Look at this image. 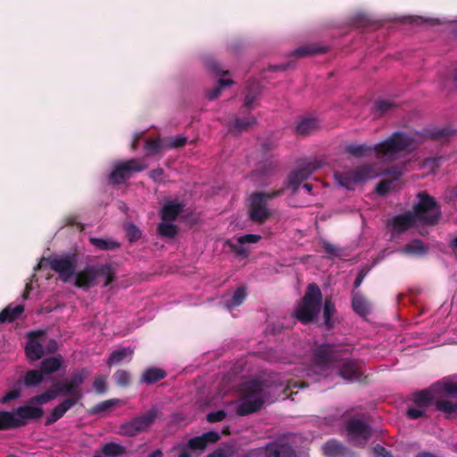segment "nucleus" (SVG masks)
Returning <instances> with one entry per match:
<instances>
[{"mask_svg": "<svg viewBox=\"0 0 457 457\" xmlns=\"http://www.w3.org/2000/svg\"><path fill=\"white\" fill-rule=\"evenodd\" d=\"M88 376L86 369H80L74 371L69 379L61 381L54 385L59 395L68 396L57 404L46 417L45 425L50 426L62 418L64 414L79 403L83 396L81 385Z\"/></svg>", "mask_w": 457, "mask_h": 457, "instance_id": "f257e3e1", "label": "nucleus"}, {"mask_svg": "<svg viewBox=\"0 0 457 457\" xmlns=\"http://www.w3.org/2000/svg\"><path fill=\"white\" fill-rule=\"evenodd\" d=\"M418 147L413 135L395 131L386 139L375 145V156L385 161H395L402 153L409 154Z\"/></svg>", "mask_w": 457, "mask_h": 457, "instance_id": "f03ea898", "label": "nucleus"}, {"mask_svg": "<svg viewBox=\"0 0 457 457\" xmlns=\"http://www.w3.org/2000/svg\"><path fill=\"white\" fill-rule=\"evenodd\" d=\"M270 386L262 380H250L241 386L242 401L237 405V413L245 416L258 411L269 399Z\"/></svg>", "mask_w": 457, "mask_h": 457, "instance_id": "7ed1b4c3", "label": "nucleus"}, {"mask_svg": "<svg viewBox=\"0 0 457 457\" xmlns=\"http://www.w3.org/2000/svg\"><path fill=\"white\" fill-rule=\"evenodd\" d=\"M347 439L357 447H364L372 436V428L363 414L351 415L347 410L342 415Z\"/></svg>", "mask_w": 457, "mask_h": 457, "instance_id": "20e7f679", "label": "nucleus"}, {"mask_svg": "<svg viewBox=\"0 0 457 457\" xmlns=\"http://www.w3.org/2000/svg\"><path fill=\"white\" fill-rule=\"evenodd\" d=\"M104 277V287H108L116 278V270L109 263L99 265H87L82 270L75 274L74 286L87 290L96 285V278Z\"/></svg>", "mask_w": 457, "mask_h": 457, "instance_id": "39448f33", "label": "nucleus"}, {"mask_svg": "<svg viewBox=\"0 0 457 457\" xmlns=\"http://www.w3.org/2000/svg\"><path fill=\"white\" fill-rule=\"evenodd\" d=\"M322 303V294L315 283L307 287L304 296L295 311V318L303 324L314 320L319 313Z\"/></svg>", "mask_w": 457, "mask_h": 457, "instance_id": "423d86ee", "label": "nucleus"}, {"mask_svg": "<svg viewBox=\"0 0 457 457\" xmlns=\"http://www.w3.org/2000/svg\"><path fill=\"white\" fill-rule=\"evenodd\" d=\"M417 198L419 202L413 205L412 212L417 220L429 226L436 224L441 216V210L435 197L426 191H421L418 193Z\"/></svg>", "mask_w": 457, "mask_h": 457, "instance_id": "0eeeda50", "label": "nucleus"}, {"mask_svg": "<svg viewBox=\"0 0 457 457\" xmlns=\"http://www.w3.org/2000/svg\"><path fill=\"white\" fill-rule=\"evenodd\" d=\"M160 414L157 407H152L144 413L135 416L131 420L122 423L119 428V434L124 436H136L146 432L154 424Z\"/></svg>", "mask_w": 457, "mask_h": 457, "instance_id": "6e6552de", "label": "nucleus"}, {"mask_svg": "<svg viewBox=\"0 0 457 457\" xmlns=\"http://www.w3.org/2000/svg\"><path fill=\"white\" fill-rule=\"evenodd\" d=\"M320 167L317 159L303 160L298 167L292 170L287 179V187L295 195L301 184Z\"/></svg>", "mask_w": 457, "mask_h": 457, "instance_id": "1a4fd4ad", "label": "nucleus"}, {"mask_svg": "<svg viewBox=\"0 0 457 457\" xmlns=\"http://www.w3.org/2000/svg\"><path fill=\"white\" fill-rule=\"evenodd\" d=\"M335 177L342 187L353 189L355 184L376 177V172L371 165L364 164L345 172H337Z\"/></svg>", "mask_w": 457, "mask_h": 457, "instance_id": "9d476101", "label": "nucleus"}, {"mask_svg": "<svg viewBox=\"0 0 457 457\" xmlns=\"http://www.w3.org/2000/svg\"><path fill=\"white\" fill-rule=\"evenodd\" d=\"M219 433L215 431H209L202 434L201 436L190 438L186 445H179L173 450H180L178 457H193L192 452L203 453L208 445L214 444L220 440Z\"/></svg>", "mask_w": 457, "mask_h": 457, "instance_id": "9b49d317", "label": "nucleus"}, {"mask_svg": "<svg viewBox=\"0 0 457 457\" xmlns=\"http://www.w3.org/2000/svg\"><path fill=\"white\" fill-rule=\"evenodd\" d=\"M145 165L138 159L133 158L126 162L117 163L110 173L109 179L114 185H120L129 179L134 172L145 170Z\"/></svg>", "mask_w": 457, "mask_h": 457, "instance_id": "f8f14e48", "label": "nucleus"}, {"mask_svg": "<svg viewBox=\"0 0 457 457\" xmlns=\"http://www.w3.org/2000/svg\"><path fill=\"white\" fill-rule=\"evenodd\" d=\"M75 255L67 254L62 257H54L48 260L49 267L59 274L63 282H68L75 275Z\"/></svg>", "mask_w": 457, "mask_h": 457, "instance_id": "ddd939ff", "label": "nucleus"}, {"mask_svg": "<svg viewBox=\"0 0 457 457\" xmlns=\"http://www.w3.org/2000/svg\"><path fill=\"white\" fill-rule=\"evenodd\" d=\"M262 195H250L249 218L254 223L263 224L269 220L272 212L268 208V204L261 198Z\"/></svg>", "mask_w": 457, "mask_h": 457, "instance_id": "4468645a", "label": "nucleus"}, {"mask_svg": "<svg viewBox=\"0 0 457 457\" xmlns=\"http://www.w3.org/2000/svg\"><path fill=\"white\" fill-rule=\"evenodd\" d=\"M46 336L44 330L30 331L27 334L28 342L25 346V353L30 361H37L44 356L45 351L40 338Z\"/></svg>", "mask_w": 457, "mask_h": 457, "instance_id": "2eb2a0df", "label": "nucleus"}, {"mask_svg": "<svg viewBox=\"0 0 457 457\" xmlns=\"http://www.w3.org/2000/svg\"><path fill=\"white\" fill-rule=\"evenodd\" d=\"M266 457H296L294 447L284 439H277L263 448Z\"/></svg>", "mask_w": 457, "mask_h": 457, "instance_id": "dca6fc26", "label": "nucleus"}, {"mask_svg": "<svg viewBox=\"0 0 457 457\" xmlns=\"http://www.w3.org/2000/svg\"><path fill=\"white\" fill-rule=\"evenodd\" d=\"M13 413L15 414V420L21 422L18 428H21L28 424L29 420L40 419L44 414V410L27 402L25 405L16 408Z\"/></svg>", "mask_w": 457, "mask_h": 457, "instance_id": "f3484780", "label": "nucleus"}, {"mask_svg": "<svg viewBox=\"0 0 457 457\" xmlns=\"http://www.w3.org/2000/svg\"><path fill=\"white\" fill-rule=\"evenodd\" d=\"M322 451L326 457H354L355 455L348 447L336 439L326 442Z\"/></svg>", "mask_w": 457, "mask_h": 457, "instance_id": "a211bd4d", "label": "nucleus"}, {"mask_svg": "<svg viewBox=\"0 0 457 457\" xmlns=\"http://www.w3.org/2000/svg\"><path fill=\"white\" fill-rule=\"evenodd\" d=\"M313 358L319 365H327L338 361V353L332 345H323L316 349Z\"/></svg>", "mask_w": 457, "mask_h": 457, "instance_id": "6ab92c4d", "label": "nucleus"}, {"mask_svg": "<svg viewBox=\"0 0 457 457\" xmlns=\"http://www.w3.org/2000/svg\"><path fill=\"white\" fill-rule=\"evenodd\" d=\"M417 219L411 212H407L403 214L395 216L389 222L393 230L397 233H402L413 227Z\"/></svg>", "mask_w": 457, "mask_h": 457, "instance_id": "aec40b11", "label": "nucleus"}, {"mask_svg": "<svg viewBox=\"0 0 457 457\" xmlns=\"http://www.w3.org/2000/svg\"><path fill=\"white\" fill-rule=\"evenodd\" d=\"M439 385H433L432 387L424 390L417 391L412 395V400L415 405L424 409H428L433 403L435 404L434 393L438 392L437 386Z\"/></svg>", "mask_w": 457, "mask_h": 457, "instance_id": "412c9836", "label": "nucleus"}, {"mask_svg": "<svg viewBox=\"0 0 457 457\" xmlns=\"http://www.w3.org/2000/svg\"><path fill=\"white\" fill-rule=\"evenodd\" d=\"M339 375L350 382H361L362 378L361 371L353 361H345L339 369Z\"/></svg>", "mask_w": 457, "mask_h": 457, "instance_id": "4be33fe9", "label": "nucleus"}, {"mask_svg": "<svg viewBox=\"0 0 457 457\" xmlns=\"http://www.w3.org/2000/svg\"><path fill=\"white\" fill-rule=\"evenodd\" d=\"M261 94V84L256 80H250L245 88V103L243 107L247 110H251L253 107V103L258 99Z\"/></svg>", "mask_w": 457, "mask_h": 457, "instance_id": "5701e85b", "label": "nucleus"}, {"mask_svg": "<svg viewBox=\"0 0 457 457\" xmlns=\"http://www.w3.org/2000/svg\"><path fill=\"white\" fill-rule=\"evenodd\" d=\"M319 128V120L316 118L306 117L298 121L295 127V132L299 136L306 137L313 134Z\"/></svg>", "mask_w": 457, "mask_h": 457, "instance_id": "b1692460", "label": "nucleus"}, {"mask_svg": "<svg viewBox=\"0 0 457 457\" xmlns=\"http://www.w3.org/2000/svg\"><path fill=\"white\" fill-rule=\"evenodd\" d=\"M256 124V118L248 115L244 118H235L234 122L229 126V131L233 134L239 135L243 131H247Z\"/></svg>", "mask_w": 457, "mask_h": 457, "instance_id": "393cba45", "label": "nucleus"}, {"mask_svg": "<svg viewBox=\"0 0 457 457\" xmlns=\"http://www.w3.org/2000/svg\"><path fill=\"white\" fill-rule=\"evenodd\" d=\"M345 151L346 154H348L353 157L361 158V157L368 156V155L371 154V153L375 154V145H369L366 144H361V145L350 144L345 146Z\"/></svg>", "mask_w": 457, "mask_h": 457, "instance_id": "a878e982", "label": "nucleus"}, {"mask_svg": "<svg viewBox=\"0 0 457 457\" xmlns=\"http://www.w3.org/2000/svg\"><path fill=\"white\" fill-rule=\"evenodd\" d=\"M166 376L167 373L164 370L153 367L145 370L141 377L140 381L145 383L146 385H152L163 379Z\"/></svg>", "mask_w": 457, "mask_h": 457, "instance_id": "bb28decb", "label": "nucleus"}, {"mask_svg": "<svg viewBox=\"0 0 457 457\" xmlns=\"http://www.w3.org/2000/svg\"><path fill=\"white\" fill-rule=\"evenodd\" d=\"M24 312V306L18 304L14 307L8 305L0 312V323L13 322Z\"/></svg>", "mask_w": 457, "mask_h": 457, "instance_id": "cd10ccee", "label": "nucleus"}, {"mask_svg": "<svg viewBox=\"0 0 457 457\" xmlns=\"http://www.w3.org/2000/svg\"><path fill=\"white\" fill-rule=\"evenodd\" d=\"M89 242L96 249L101 251H114L120 247V244L111 238L89 237Z\"/></svg>", "mask_w": 457, "mask_h": 457, "instance_id": "c85d7f7f", "label": "nucleus"}, {"mask_svg": "<svg viewBox=\"0 0 457 457\" xmlns=\"http://www.w3.org/2000/svg\"><path fill=\"white\" fill-rule=\"evenodd\" d=\"M183 205L180 204L169 203L161 211V217L163 221H174L182 212Z\"/></svg>", "mask_w": 457, "mask_h": 457, "instance_id": "c756f323", "label": "nucleus"}, {"mask_svg": "<svg viewBox=\"0 0 457 457\" xmlns=\"http://www.w3.org/2000/svg\"><path fill=\"white\" fill-rule=\"evenodd\" d=\"M428 246L420 239H413L405 245L403 253L414 256H423L428 253Z\"/></svg>", "mask_w": 457, "mask_h": 457, "instance_id": "7c9ffc66", "label": "nucleus"}, {"mask_svg": "<svg viewBox=\"0 0 457 457\" xmlns=\"http://www.w3.org/2000/svg\"><path fill=\"white\" fill-rule=\"evenodd\" d=\"M327 50L328 48L326 46H319L316 44H310L296 48L293 54L297 57H306L326 53Z\"/></svg>", "mask_w": 457, "mask_h": 457, "instance_id": "2f4dec72", "label": "nucleus"}, {"mask_svg": "<svg viewBox=\"0 0 457 457\" xmlns=\"http://www.w3.org/2000/svg\"><path fill=\"white\" fill-rule=\"evenodd\" d=\"M20 424L12 411H0V431L18 428Z\"/></svg>", "mask_w": 457, "mask_h": 457, "instance_id": "473e14b6", "label": "nucleus"}, {"mask_svg": "<svg viewBox=\"0 0 457 457\" xmlns=\"http://www.w3.org/2000/svg\"><path fill=\"white\" fill-rule=\"evenodd\" d=\"M352 306L353 311L360 316H366L370 312L367 300L356 292L353 293Z\"/></svg>", "mask_w": 457, "mask_h": 457, "instance_id": "72a5a7b5", "label": "nucleus"}, {"mask_svg": "<svg viewBox=\"0 0 457 457\" xmlns=\"http://www.w3.org/2000/svg\"><path fill=\"white\" fill-rule=\"evenodd\" d=\"M62 365V357H48L42 361L40 364V371L42 374H52L57 371Z\"/></svg>", "mask_w": 457, "mask_h": 457, "instance_id": "f704fd0d", "label": "nucleus"}, {"mask_svg": "<svg viewBox=\"0 0 457 457\" xmlns=\"http://www.w3.org/2000/svg\"><path fill=\"white\" fill-rule=\"evenodd\" d=\"M101 453L107 457H117L126 453V448L117 443H106L101 450Z\"/></svg>", "mask_w": 457, "mask_h": 457, "instance_id": "c9c22d12", "label": "nucleus"}, {"mask_svg": "<svg viewBox=\"0 0 457 457\" xmlns=\"http://www.w3.org/2000/svg\"><path fill=\"white\" fill-rule=\"evenodd\" d=\"M57 395H59L57 390L54 387V389L47 390L43 394L29 398L28 403L42 405L54 399Z\"/></svg>", "mask_w": 457, "mask_h": 457, "instance_id": "e433bc0d", "label": "nucleus"}, {"mask_svg": "<svg viewBox=\"0 0 457 457\" xmlns=\"http://www.w3.org/2000/svg\"><path fill=\"white\" fill-rule=\"evenodd\" d=\"M336 312V307L331 298H326L323 307L324 323L328 328H331L334 325L332 316Z\"/></svg>", "mask_w": 457, "mask_h": 457, "instance_id": "4c0bfd02", "label": "nucleus"}, {"mask_svg": "<svg viewBox=\"0 0 457 457\" xmlns=\"http://www.w3.org/2000/svg\"><path fill=\"white\" fill-rule=\"evenodd\" d=\"M396 104L394 101L389 99H379L374 104V112L377 115L382 116L394 110Z\"/></svg>", "mask_w": 457, "mask_h": 457, "instance_id": "58836bf2", "label": "nucleus"}, {"mask_svg": "<svg viewBox=\"0 0 457 457\" xmlns=\"http://www.w3.org/2000/svg\"><path fill=\"white\" fill-rule=\"evenodd\" d=\"M133 353V351L127 349V348H120L118 350L113 351L108 360L107 364L108 366H112L114 364H118L121 362L123 360H125L126 357L131 356Z\"/></svg>", "mask_w": 457, "mask_h": 457, "instance_id": "ea45409f", "label": "nucleus"}, {"mask_svg": "<svg viewBox=\"0 0 457 457\" xmlns=\"http://www.w3.org/2000/svg\"><path fill=\"white\" fill-rule=\"evenodd\" d=\"M23 381L27 386H36L43 381V374L40 370H30L25 374Z\"/></svg>", "mask_w": 457, "mask_h": 457, "instance_id": "a19ab883", "label": "nucleus"}, {"mask_svg": "<svg viewBox=\"0 0 457 457\" xmlns=\"http://www.w3.org/2000/svg\"><path fill=\"white\" fill-rule=\"evenodd\" d=\"M170 221H163L158 225V233L162 237H173L178 233L177 226L170 223Z\"/></svg>", "mask_w": 457, "mask_h": 457, "instance_id": "79ce46f5", "label": "nucleus"}, {"mask_svg": "<svg viewBox=\"0 0 457 457\" xmlns=\"http://www.w3.org/2000/svg\"><path fill=\"white\" fill-rule=\"evenodd\" d=\"M436 409L446 414H453L457 411V402L455 403L448 400L435 401Z\"/></svg>", "mask_w": 457, "mask_h": 457, "instance_id": "37998d69", "label": "nucleus"}, {"mask_svg": "<svg viewBox=\"0 0 457 457\" xmlns=\"http://www.w3.org/2000/svg\"><path fill=\"white\" fill-rule=\"evenodd\" d=\"M233 83V80L230 79H220L218 80V86L207 92L208 99L214 100L220 96L221 89L224 87L231 86Z\"/></svg>", "mask_w": 457, "mask_h": 457, "instance_id": "c03bdc74", "label": "nucleus"}, {"mask_svg": "<svg viewBox=\"0 0 457 457\" xmlns=\"http://www.w3.org/2000/svg\"><path fill=\"white\" fill-rule=\"evenodd\" d=\"M117 403H118L117 399H109V400L103 401V402L98 403L97 404L92 406L89 409V413L93 414V415L99 414L103 411H107L108 409H110L111 407L115 405Z\"/></svg>", "mask_w": 457, "mask_h": 457, "instance_id": "a18cd8bd", "label": "nucleus"}, {"mask_svg": "<svg viewBox=\"0 0 457 457\" xmlns=\"http://www.w3.org/2000/svg\"><path fill=\"white\" fill-rule=\"evenodd\" d=\"M245 297H246L245 288L243 287H237L236 289V291L234 292L231 299L229 300L228 306H232V307L239 306L240 304L243 303Z\"/></svg>", "mask_w": 457, "mask_h": 457, "instance_id": "49530a36", "label": "nucleus"}, {"mask_svg": "<svg viewBox=\"0 0 457 457\" xmlns=\"http://www.w3.org/2000/svg\"><path fill=\"white\" fill-rule=\"evenodd\" d=\"M436 385H439L437 386L438 392H442L446 395H456L457 396V383L453 382H437Z\"/></svg>", "mask_w": 457, "mask_h": 457, "instance_id": "de8ad7c7", "label": "nucleus"}, {"mask_svg": "<svg viewBox=\"0 0 457 457\" xmlns=\"http://www.w3.org/2000/svg\"><path fill=\"white\" fill-rule=\"evenodd\" d=\"M115 383L120 386H128L130 383V374L127 370H119L113 375Z\"/></svg>", "mask_w": 457, "mask_h": 457, "instance_id": "09e8293b", "label": "nucleus"}, {"mask_svg": "<svg viewBox=\"0 0 457 457\" xmlns=\"http://www.w3.org/2000/svg\"><path fill=\"white\" fill-rule=\"evenodd\" d=\"M321 246L328 258H333L340 255L341 249L326 240L321 241Z\"/></svg>", "mask_w": 457, "mask_h": 457, "instance_id": "8fccbe9b", "label": "nucleus"}, {"mask_svg": "<svg viewBox=\"0 0 457 457\" xmlns=\"http://www.w3.org/2000/svg\"><path fill=\"white\" fill-rule=\"evenodd\" d=\"M284 193H285V187H281L279 189L271 190V191H268V192L256 191V192H253V194L262 195V196H261L262 200L264 201L266 204H268V201H270L273 198H276L278 196H280V195H284Z\"/></svg>", "mask_w": 457, "mask_h": 457, "instance_id": "3c124183", "label": "nucleus"}, {"mask_svg": "<svg viewBox=\"0 0 457 457\" xmlns=\"http://www.w3.org/2000/svg\"><path fill=\"white\" fill-rule=\"evenodd\" d=\"M427 414V410L421 407H418L415 405L414 407H409L406 411V415L411 420H418L420 418L425 417Z\"/></svg>", "mask_w": 457, "mask_h": 457, "instance_id": "603ef678", "label": "nucleus"}, {"mask_svg": "<svg viewBox=\"0 0 457 457\" xmlns=\"http://www.w3.org/2000/svg\"><path fill=\"white\" fill-rule=\"evenodd\" d=\"M384 175L392 178V182L397 180L403 175V169L398 165H393L386 169L383 172Z\"/></svg>", "mask_w": 457, "mask_h": 457, "instance_id": "864d4df0", "label": "nucleus"}, {"mask_svg": "<svg viewBox=\"0 0 457 457\" xmlns=\"http://www.w3.org/2000/svg\"><path fill=\"white\" fill-rule=\"evenodd\" d=\"M392 188V180L383 179L376 186V192L380 195H386Z\"/></svg>", "mask_w": 457, "mask_h": 457, "instance_id": "5fc2aeb1", "label": "nucleus"}, {"mask_svg": "<svg viewBox=\"0 0 457 457\" xmlns=\"http://www.w3.org/2000/svg\"><path fill=\"white\" fill-rule=\"evenodd\" d=\"M145 148L150 154H157L162 148V144L160 139H147L145 144Z\"/></svg>", "mask_w": 457, "mask_h": 457, "instance_id": "6e6d98bb", "label": "nucleus"}, {"mask_svg": "<svg viewBox=\"0 0 457 457\" xmlns=\"http://www.w3.org/2000/svg\"><path fill=\"white\" fill-rule=\"evenodd\" d=\"M93 387L96 392L99 395H103L107 391V384L103 377H97L95 378Z\"/></svg>", "mask_w": 457, "mask_h": 457, "instance_id": "4d7b16f0", "label": "nucleus"}, {"mask_svg": "<svg viewBox=\"0 0 457 457\" xmlns=\"http://www.w3.org/2000/svg\"><path fill=\"white\" fill-rule=\"evenodd\" d=\"M227 416V412L223 410L210 412L206 415V420L210 423L221 421Z\"/></svg>", "mask_w": 457, "mask_h": 457, "instance_id": "13d9d810", "label": "nucleus"}, {"mask_svg": "<svg viewBox=\"0 0 457 457\" xmlns=\"http://www.w3.org/2000/svg\"><path fill=\"white\" fill-rule=\"evenodd\" d=\"M261 236L254 234H246L237 238V243L240 245L244 244H255L261 239Z\"/></svg>", "mask_w": 457, "mask_h": 457, "instance_id": "bf43d9fd", "label": "nucleus"}, {"mask_svg": "<svg viewBox=\"0 0 457 457\" xmlns=\"http://www.w3.org/2000/svg\"><path fill=\"white\" fill-rule=\"evenodd\" d=\"M141 237V231L135 225L131 224L127 228V237L129 242H134Z\"/></svg>", "mask_w": 457, "mask_h": 457, "instance_id": "052dcab7", "label": "nucleus"}, {"mask_svg": "<svg viewBox=\"0 0 457 457\" xmlns=\"http://www.w3.org/2000/svg\"><path fill=\"white\" fill-rule=\"evenodd\" d=\"M169 148H179L186 145L187 137L182 136H177L174 137H170L169 139Z\"/></svg>", "mask_w": 457, "mask_h": 457, "instance_id": "680f3d73", "label": "nucleus"}, {"mask_svg": "<svg viewBox=\"0 0 457 457\" xmlns=\"http://www.w3.org/2000/svg\"><path fill=\"white\" fill-rule=\"evenodd\" d=\"M233 456V449L232 448H218L213 451L212 453L208 454L206 457H232Z\"/></svg>", "mask_w": 457, "mask_h": 457, "instance_id": "e2e57ef3", "label": "nucleus"}, {"mask_svg": "<svg viewBox=\"0 0 457 457\" xmlns=\"http://www.w3.org/2000/svg\"><path fill=\"white\" fill-rule=\"evenodd\" d=\"M451 130H449L448 129H436L432 132L431 136L434 139H436V140H445V139H447L448 137L451 135Z\"/></svg>", "mask_w": 457, "mask_h": 457, "instance_id": "0e129e2a", "label": "nucleus"}, {"mask_svg": "<svg viewBox=\"0 0 457 457\" xmlns=\"http://www.w3.org/2000/svg\"><path fill=\"white\" fill-rule=\"evenodd\" d=\"M231 251L237 256L245 258L248 255L247 250L240 244H230Z\"/></svg>", "mask_w": 457, "mask_h": 457, "instance_id": "69168bd1", "label": "nucleus"}, {"mask_svg": "<svg viewBox=\"0 0 457 457\" xmlns=\"http://www.w3.org/2000/svg\"><path fill=\"white\" fill-rule=\"evenodd\" d=\"M373 453L374 457H393L391 452L378 444L373 447Z\"/></svg>", "mask_w": 457, "mask_h": 457, "instance_id": "338daca9", "label": "nucleus"}, {"mask_svg": "<svg viewBox=\"0 0 457 457\" xmlns=\"http://www.w3.org/2000/svg\"><path fill=\"white\" fill-rule=\"evenodd\" d=\"M163 170L162 168H156L149 172V177L155 182L160 183L162 181Z\"/></svg>", "mask_w": 457, "mask_h": 457, "instance_id": "774afa93", "label": "nucleus"}]
</instances>
